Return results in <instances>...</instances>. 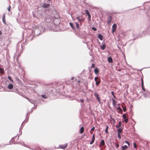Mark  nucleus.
<instances>
[{
	"label": "nucleus",
	"mask_w": 150,
	"mask_h": 150,
	"mask_svg": "<svg viewBox=\"0 0 150 150\" xmlns=\"http://www.w3.org/2000/svg\"><path fill=\"white\" fill-rule=\"evenodd\" d=\"M98 79V77H96L94 78V80L96 82L97 81V79Z\"/></svg>",
	"instance_id": "nucleus-36"
},
{
	"label": "nucleus",
	"mask_w": 150,
	"mask_h": 150,
	"mask_svg": "<svg viewBox=\"0 0 150 150\" xmlns=\"http://www.w3.org/2000/svg\"><path fill=\"white\" fill-rule=\"evenodd\" d=\"M2 21L5 24L6 23L5 22V15L4 14L2 16Z\"/></svg>",
	"instance_id": "nucleus-13"
},
{
	"label": "nucleus",
	"mask_w": 150,
	"mask_h": 150,
	"mask_svg": "<svg viewBox=\"0 0 150 150\" xmlns=\"http://www.w3.org/2000/svg\"><path fill=\"white\" fill-rule=\"evenodd\" d=\"M116 146L117 147H118L119 146V144L118 143H116Z\"/></svg>",
	"instance_id": "nucleus-47"
},
{
	"label": "nucleus",
	"mask_w": 150,
	"mask_h": 150,
	"mask_svg": "<svg viewBox=\"0 0 150 150\" xmlns=\"http://www.w3.org/2000/svg\"><path fill=\"white\" fill-rule=\"evenodd\" d=\"M74 79V77H71V80H73V79Z\"/></svg>",
	"instance_id": "nucleus-52"
},
{
	"label": "nucleus",
	"mask_w": 150,
	"mask_h": 150,
	"mask_svg": "<svg viewBox=\"0 0 150 150\" xmlns=\"http://www.w3.org/2000/svg\"><path fill=\"white\" fill-rule=\"evenodd\" d=\"M125 142L129 146L130 145V143L127 140L125 141Z\"/></svg>",
	"instance_id": "nucleus-30"
},
{
	"label": "nucleus",
	"mask_w": 150,
	"mask_h": 150,
	"mask_svg": "<svg viewBox=\"0 0 150 150\" xmlns=\"http://www.w3.org/2000/svg\"><path fill=\"white\" fill-rule=\"evenodd\" d=\"M84 128L83 127H81L80 128V134H82L84 132Z\"/></svg>",
	"instance_id": "nucleus-18"
},
{
	"label": "nucleus",
	"mask_w": 150,
	"mask_h": 150,
	"mask_svg": "<svg viewBox=\"0 0 150 150\" xmlns=\"http://www.w3.org/2000/svg\"><path fill=\"white\" fill-rule=\"evenodd\" d=\"M125 120V121L126 123H127L128 121V118H126L124 119Z\"/></svg>",
	"instance_id": "nucleus-26"
},
{
	"label": "nucleus",
	"mask_w": 150,
	"mask_h": 150,
	"mask_svg": "<svg viewBox=\"0 0 150 150\" xmlns=\"http://www.w3.org/2000/svg\"><path fill=\"white\" fill-rule=\"evenodd\" d=\"M106 129H108V128H109L108 126L107 125H106Z\"/></svg>",
	"instance_id": "nucleus-49"
},
{
	"label": "nucleus",
	"mask_w": 150,
	"mask_h": 150,
	"mask_svg": "<svg viewBox=\"0 0 150 150\" xmlns=\"http://www.w3.org/2000/svg\"><path fill=\"white\" fill-rule=\"evenodd\" d=\"M83 99H80L79 101V102H81V103H83Z\"/></svg>",
	"instance_id": "nucleus-38"
},
{
	"label": "nucleus",
	"mask_w": 150,
	"mask_h": 150,
	"mask_svg": "<svg viewBox=\"0 0 150 150\" xmlns=\"http://www.w3.org/2000/svg\"><path fill=\"white\" fill-rule=\"evenodd\" d=\"M67 146H68V144L66 143L64 145H62V144L59 145V148H60V149H64L66 148Z\"/></svg>",
	"instance_id": "nucleus-2"
},
{
	"label": "nucleus",
	"mask_w": 150,
	"mask_h": 150,
	"mask_svg": "<svg viewBox=\"0 0 150 150\" xmlns=\"http://www.w3.org/2000/svg\"><path fill=\"white\" fill-rule=\"evenodd\" d=\"M94 141L93 140H92L91 142L90 143V144L91 145L92 144L94 143Z\"/></svg>",
	"instance_id": "nucleus-39"
},
{
	"label": "nucleus",
	"mask_w": 150,
	"mask_h": 150,
	"mask_svg": "<svg viewBox=\"0 0 150 150\" xmlns=\"http://www.w3.org/2000/svg\"><path fill=\"white\" fill-rule=\"evenodd\" d=\"M76 18L78 20L79 22L81 23V21H83V19L82 16H79L76 17Z\"/></svg>",
	"instance_id": "nucleus-5"
},
{
	"label": "nucleus",
	"mask_w": 150,
	"mask_h": 150,
	"mask_svg": "<svg viewBox=\"0 0 150 150\" xmlns=\"http://www.w3.org/2000/svg\"><path fill=\"white\" fill-rule=\"evenodd\" d=\"M98 38L100 40H103V36L100 34L98 35Z\"/></svg>",
	"instance_id": "nucleus-19"
},
{
	"label": "nucleus",
	"mask_w": 150,
	"mask_h": 150,
	"mask_svg": "<svg viewBox=\"0 0 150 150\" xmlns=\"http://www.w3.org/2000/svg\"><path fill=\"white\" fill-rule=\"evenodd\" d=\"M96 85L97 86H98V85L100 83V81H96Z\"/></svg>",
	"instance_id": "nucleus-27"
},
{
	"label": "nucleus",
	"mask_w": 150,
	"mask_h": 150,
	"mask_svg": "<svg viewBox=\"0 0 150 150\" xmlns=\"http://www.w3.org/2000/svg\"><path fill=\"white\" fill-rule=\"evenodd\" d=\"M75 24L76 25V27L78 29H79V24L77 22H76L75 23Z\"/></svg>",
	"instance_id": "nucleus-23"
},
{
	"label": "nucleus",
	"mask_w": 150,
	"mask_h": 150,
	"mask_svg": "<svg viewBox=\"0 0 150 150\" xmlns=\"http://www.w3.org/2000/svg\"><path fill=\"white\" fill-rule=\"evenodd\" d=\"M117 134H118V137L119 139H120L121 138V135H120V133H117Z\"/></svg>",
	"instance_id": "nucleus-33"
},
{
	"label": "nucleus",
	"mask_w": 150,
	"mask_h": 150,
	"mask_svg": "<svg viewBox=\"0 0 150 150\" xmlns=\"http://www.w3.org/2000/svg\"><path fill=\"white\" fill-rule=\"evenodd\" d=\"M105 132L108 133V129H105Z\"/></svg>",
	"instance_id": "nucleus-50"
},
{
	"label": "nucleus",
	"mask_w": 150,
	"mask_h": 150,
	"mask_svg": "<svg viewBox=\"0 0 150 150\" xmlns=\"http://www.w3.org/2000/svg\"><path fill=\"white\" fill-rule=\"evenodd\" d=\"M105 144L104 141L103 140H102L100 142V146H103Z\"/></svg>",
	"instance_id": "nucleus-12"
},
{
	"label": "nucleus",
	"mask_w": 150,
	"mask_h": 150,
	"mask_svg": "<svg viewBox=\"0 0 150 150\" xmlns=\"http://www.w3.org/2000/svg\"><path fill=\"white\" fill-rule=\"evenodd\" d=\"M10 8H11V6L10 5L9 6V7L8 9V11H10Z\"/></svg>",
	"instance_id": "nucleus-43"
},
{
	"label": "nucleus",
	"mask_w": 150,
	"mask_h": 150,
	"mask_svg": "<svg viewBox=\"0 0 150 150\" xmlns=\"http://www.w3.org/2000/svg\"><path fill=\"white\" fill-rule=\"evenodd\" d=\"M112 104L113 106H115L116 104V103L115 100L113 99H112Z\"/></svg>",
	"instance_id": "nucleus-17"
},
{
	"label": "nucleus",
	"mask_w": 150,
	"mask_h": 150,
	"mask_svg": "<svg viewBox=\"0 0 150 150\" xmlns=\"http://www.w3.org/2000/svg\"><path fill=\"white\" fill-rule=\"evenodd\" d=\"M113 96V97L114 98H115V95Z\"/></svg>",
	"instance_id": "nucleus-54"
},
{
	"label": "nucleus",
	"mask_w": 150,
	"mask_h": 150,
	"mask_svg": "<svg viewBox=\"0 0 150 150\" xmlns=\"http://www.w3.org/2000/svg\"><path fill=\"white\" fill-rule=\"evenodd\" d=\"M88 18L89 20H90L91 18V16L90 15H88Z\"/></svg>",
	"instance_id": "nucleus-40"
},
{
	"label": "nucleus",
	"mask_w": 150,
	"mask_h": 150,
	"mask_svg": "<svg viewBox=\"0 0 150 150\" xmlns=\"http://www.w3.org/2000/svg\"><path fill=\"white\" fill-rule=\"evenodd\" d=\"M119 125L120 126L122 125V123L121 121H119L118 122Z\"/></svg>",
	"instance_id": "nucleus-41"
},
{
	"label": "nucleus",
	"mask_w": 150,
	"mask_h": 150,
	"mask_svg": "<svg viewBox=\"0 0 150 150\" xmlns=\"http://www.w3.org/2000/svg\"><path fill=\"white\" fill-rule=\"evenodd\" d=\"M8 88L9 89H11L13 88V86L11 84H9L8 86Z\"/></svg>",
	"instance_id": "nucleus-10"
},
{
	"label": "nucleus",
	"mask_w": 150,
	"mask_h": 150,
	"mask_svg": "<svg viewBox=\"0 0 150 150\" xmlns=\"http://www.w3.org/2000/svg\"><path fill=\"white\" fill-rule=\"evenodd\" d=\"M105 48V45L102 43V45L100 46V48L102 50H104Z\"/></svg>",
	"instance_id": "nucleus-9"
},
{
	"label": "nucleus",
	"mask_w": 150,
	"mask_h": 150,
	"mask_svg": "<svg viewBox=\"0 0 150 150\" xmlns=\"http://www.w3.org/2000/svg\"><path fill=\"white\" fill-rule=\"evenodd\" d=\"M94 129H95V127H93L91 129V131H93V130H94Z\"/></svg>",
	"instance_id": "nucleus-44"
},
{
	"label": "nucleus",
	"mask_w": 150,
	"mask_h": 150,
	"mask_svg": "<svg viewBox=\"0 0 150 150\" xmlns=\"http://www.w3.org/2000/svg\"><path fill=\"white\" fill-rule=\"evenodd\" d=\"M41 96L42 98H44L46 99L47 98V96L45 95H42Z\"/></svg>",
	"instance_id": "nucleus-25"
},
{
	"label": "nucleus",
	"mask_w": 150,
	"mask_h": 150,
	"mask_svg": "<svg viewBox=\"0 0 150 150\" xmlns=\"http://www.w3.org/2000/svg\"><path fill=\"white\" fill-rule=\"evenodd\" d=\"M92 29L94 31H96L97 30V29L94 27H93L92 28Z\"/></svg>",
	"instance_id": "nucleus-34"
},
{
	"label": "nucleus",
	"mask_w": 150,
	"mask_h": 150,
	"mask_svg": "<svg viewBox=\"0 0 150 150\" xmlns=\"http://www.w3.org/2000/svg\"><path fill=\"white\" fill-rule=\"evenodd\" d=\"M127 148L128 147L126 145H125L122 147V150H125V149Z\"/></svg>",
	"instance_id": "nucleus-14"
},
{
	"label": "nucleus",
	"mask_w": 150,
	"mask_h": 150,
	"mask_svg": "<svg viewBox=\"0 0 150 150\" xmlns=\"http://www.w3.org/2000/svg\"><path fill=\"white\" fill-rule=\"evenodd\" d=\"M118 105H119V106H120V104H118Z\"/></svg>",
	"instance_id": "nucleus-55"
},
{
	"label": "nucleus",
	"mask_w": 150,
	"mask_h": 150,
	"mask_svg": "<svg viewBox=\"0 0 150 150\" xmlns=\"http://www.w3.org/2000/svg\"><path fill=\"white\" fill-rule=\"evenodd\" d=\"M8 78L11 81H12V82H13V81L12 80V79H11V78L10 76H8Z\"/></svg>",
	"instance_id": "nucleus-28"
},
{
	"label": "nucleus",
	"mask_w": 150,
	"mask_h": 150,
	"mask_svg": "<svg viewBox=\"0 0 150 150\" xmlns=\"http://www.w3.org/2000/svg\"><path fill=\"white\" fill-rule=\"evenodd\" d=\"M122 108H123V111L124 112H125L126 110V108L125 107H124L122 106Z\"/></svg>",
	"instance_id": "nucleus-32"
},
{
	"label": "nucleus",
	"mask_w": 150,
	"mask_h": 150,
	"mask_svg": "<svg viewBox=\"0 0 150 150\" xmlns=\"http://www.w3.org/2000/svg\"><path fill=\"white\" fill-rule=\"evenodd\" d=\"M141 81H142V88L143 90L144 91H145V90L144 89V86H143V79L142 78H141Z\"/></svg>",
	"instance_id": "nucleus-16"
},
{
	"label": "nucleus",
	"mask_w": 150,
	"mask_h": 150,
	"mask_svg": "<svg viewBox=\"0 0 150 150\" xmlns=\"http://www.w3.org/2000/svg\"><path fill=\"white\" fill-rule=\"evenodd\" d=\"M95 96L97 98V100H98L99 102L100 101V98L99 97L98 94L97 93H95L94 94Z\"/></svg>",
	"instance_id": "nucleus-6"
},
{
	"label": "nucleus",
	"mask_w": 150,
	"mask_h": 150,
	"mask_svg": "<svg viewBox=\"0 0 150 150\" xmlns=\"http://www.w3.org/2000/svg\"><path fill=\"white\" fill-rule=\"evenodd\" d=\"M85 13H86V14L88 15H88H90V13H89V11H88V10H86L85 11Z\"/></svg>",
	"instance_id": "nucleus-24"
},
{
	"label": "nucleus",
	"mask_w": 150,
	"mask_h": 150,
	"mask_svg": "<svg viewBox=\"0 0 150 150\" xmlns=\"http://www.w3.org/2000/svg\"><path fill=\"white\" fill-rule=\"evenodd\" d=\"M133 144L134 147V148H136V146L135 143H134Z\"/></svg>",
	"instance_id": "nucleus-48"
},
{
	"label": "nucleus",
	"mask_w": 150,
	"mask_h": 150,
	"mask_svg": "<svg viewBox=\"0 0 150 150\" xmlns=\"http://www.w3.org/2000/svg\"><path fill=\"white\" fill-rule=\"evenodd\" d=\"M30 101V102L31 103H32V102L31 101Z\"/></svg>",
	"instance_id": "nucleus-56"
},
{
	"label": "nucleus",
	"mask_w": 150,
	"mask_h": 150,
	"mask_svg": "<svg viewBox=\"0 0 150 150\" xmlns=\"http://www.w3.org/2000/svg\"><path fill=\"white\" fill-rule=\"evenodd\" d=\"M30 149H32V150H37V149L36 148H29Z\"/></svg>",
	"instance_id": "nucleus-35"
},
{
	"label": "nucleus",
	"mask_w": 150,
	"mask_h": 150,
	"mask_svg": "<svg viewBox=\"0 0 150 150\" xmlns=\"http://www.w3.org/2000/svg\"><path fill=\"white\" fill-rule=\"evenodd\" d=\"M33 29H35L36 30H34V33L35 34H36V35H38V34H35V32H36L39 30H40V31L41 32H43L45 30V28L44 27H42V26H39V27H37V26L36 25H34L33 27Z\"/></svg>",
	"instance_id": "nucleus-1"
},
{
	"label": "nucleus",
	"mask_w": 150,
	"mask_h": 150,
	"mask_svg": "<svg viewBox=\"0 0 150 150\" xmlns=\"http://www.w3.org/2000/svg\"><path fill=\"white\" fill-rule=\"evenodd\" d=\"M0 72L1 74H3L4 72V69L3 68H0Z\"/></svg>",
	"instance_id": "nucleus-21"
},
{
	"label": "nucleus",
	"mask_w": 150,
	"mask_h": 150,
	"mask_svg": "<svg viewBox=\"0 0 150 150\" xmlns=\"http://www.w3.org/2000/svg\"><path fill=\"white\" fill-rule=\"evenodd\" d=\"M50 6V5L48 4H43V7L45 8H47Z\"/></svg>",
	"instance_id": "nucleus-8"
},
{
	"label": "nucleus",
	"mask_w": 150,
	"mask_h": 150,
	"mask_svg": "<svg viewBox=\"0 0 150 150\" xmlns=\"http://www.w3.org/2000/svg\"><path fill=\"white\" fill-rule=\"evenodd\" d=\"M122 128H119L117 129L118 133H121L122 132Z\"/></svg>",
	"instance_id": "nucleus-22"
},
{
	"label": "nucleus",
	"mask_w": 150,
	"mask_h": 150,
	"mask_svg": "<svg viewBox=\"0 0 150 150\" xmlns=\"http://www.w3.org/2000/svg\"><path fill=\"white\" fill-rule=\"evenodd\" d=\"M144 96L146 98H150V93L148 91H146V93L144 94Z\"/></svg>",
	"instance_id": "nucleus-4"
},
{
	"label": "nucleus",
	"mask_w": 150,
	"mask_h": 150,
	"mask_svg": "<svg viewBox=\"0 0 150 150\" xmlns=\"http://www.w3.org/2000/svg\"><path fill=\"white\" fill-rule=\"evenodd\" d=\"M2 34V32H1V31H0V35L1 34Z\"/></svg>",
	"instance_id": "nucleus-53"
},
{
	"label": "nucleus",
	"mask_w": 150,
	"mask_h": 150,
	"mask_svg": "<svg viewBox=\"0 0 150 150\" xmlns=\"http://www.w3.org/2000/svg\"><path fill=\"white\" fill-rule=\"evenodd\" d=\"M94 71L95 73L96 74H97L98 73V71H99V70L98 69L96 68L94 70Z\"/></svg>",
	"instance_id": "nucleus-20"
},
{
	"label": "nucleus",
	"mask_w": 150,
	"mask_h": 150,
	"mask_svg": "<svg viewBox=\"0 0 150 150\" xmlns=\"http://www.w3.org/2000/svg\"><path fill=\"white\" fill-rule=\"evenodd\" d=\"M69 25L72 29H75L73 23L70 22L69 23Z\"/></svg>",
	"instance_id": "nucleus-11"
},
{
	"label": "nucleus",
	"mask_w": 150,
	"mask_h": 150,
	"mask_svg": "<svg viewBox=\"0 0 150 150\" xmlns=\"http://www.w3.org/2000/svg\"><path fill=\"white\" fill-rule=\"evenodd\" d=\"M117 25L116 24L114 23L112 26V33H114L116 29Z\"/></svg>",
	"instance_id": "nucleus-3"
},
{
	"label": "nucleus",
	"mask_w": 150,
	"mask_h": 150,
	"mask_svg": "<svg viewBox=\"0 0 150 150\" xmlns=\"http://www.w3.org/2000/svg\"><path fill=\"white\" fill-rule=\"evenodd\" d=\"M112 21V18L111 16H110L109 18L108 19L107 21V23L109 25L110 24Z\"/></svg>",
	"instance_id": "nucleus-7"
},
{
	"label": "nucleus",
	"mask_w": 150,
	"mask_h": 150,
	"mask_svg": "<svg viewBox=\"0 0 150 150\" xmlns=\"http://www.w3.org/2000/svg\"><path fill=\"white\" fill-rule=\"evenodd\" d=\"M122 117H123V119H126V116L124 114H123L122 115Z\"/></svg>",
	"instance_id": "nucleus-31"
},
{
	"label": "nucleus",
	"mask_w": 150,
	"mask_h": 150,
	"mask_svg": "<svg viewBox=\"0 0 150 150\" xmlns=\"http://www.w3.org/2000/svg\"><path fill=\"white\" fill-rule=\"evenodd\" d=\"M91 67L94 68L95 67V64H92L91 65Z\"/></svg>",
	"instance_id": "nucleus-37"
},
{
	"label": "nucleus",
	"mask_w": 150,
	"mask_h": 150,
	"mask_svg": "<svg viewBox=\"0 0 150 150\" xmlns=\"http://www.w3.org/2000/svg\"><path fill=\"white\" fill-rule=\"evenodd\" d=\"M80 81H78V82H80Z\"/></svg>",
	"instance_id": "nucleus-57"
},
{
	"label": "nucleus",
	"mask_w": 150,
	"mask_h": 150,
	"mask_svg": "<svg viewBox=\"0 0 150 150\" xmlns=\"http://www.w3.org/2000/svg\"><path fill=\"white\" fill-rule=\"evenodd\" d=\"M23 122L22 123L21 125V127L20 129L19 132H20V130H21L22 129V125L23 124Z\"/></svg>",
	"instance_id": "nucleus-45"
},
{
	"label": "nucleus",
	"mask_w": 150,
	"mask_h": 150,
	"mask_svg": "<svg viewBox=\"0 0 150 150\" xmlns=\"http://www.w3.org/2000/svg\"><path fill=\"white\" fill-rule=\"evenodd\" d=\"M117 109L118 110H120V106H118L117 107Z\"/></svg>",
	"instance_id": "nucleus-46"
},
{
	"label": "nucleus",
	"mask_w": 150,
	"mask_h": 150,
	"mask_svg": "<svg viewBox=\"0 0 150 150\" xmlns=\"http://www.w3.org/2000/svg\"><path fill=\"white\" fill-rule=\"evenodd\" d=\"M120 126H119V125H117L116 126V127L117 128H119V127H120Z\"/></svg>",
	"instance_id": "nucleus-51"
},
{
	"label": "nucleus",
	"mask_w": 150,
	"mask_h": 150,
	"mask_svg": "<svg viewBox=\"0 0 150 150\" xmlns=\"http://www.w3.org/2000/svg\"><path fill=\"white\" fill-rule=\"evenodd\" d=\"M28 1V0H27Z\"/></svg>",
	"instance_id": "nucleus-58"
},
{
	"label": "nucleus",
	"mask_w": 150,
	"mask_h": 150,
	"mask_svg": "<svg viewBox=\"0 0 150 150\" xmlns=\"http://www.w3.org/2000/svg\"><path fill=\"white\" fill-rule=\"evenodd\" d=\"M108 60L110 63L112 62L113 61L112 58L110 57H109L108 58Z\"/></svg>",
	"instance_id": "nucleus-15"
},
{
	"label": "nucleus",
	"mask_w": 150,
	"mask_h": 150,
	"mask_svg": "<svg viewBox=\"0 0 150 150\" xmlns=\"http://www.w3.org/2000/svg\"><path fill=\"white\" fill-rule=\"evenodd\" d=\"M95 136L94 134H93L92 136V140H93V141H95Z\"/></svg>",
	"instance_id": "nucleus-29"
},
{
	"label": "nucleus",
	"mask_w": 150,
	"mask_h": 150,
	"mask_svg": "<svg viewBox=\"0 0 150 150\" xmlns=\"http://www.w3.org/2000/svg\"><path fill=\"white\" fill-rule=\"evenodd\" d=\"M111 94L112 96L114 95V92L113 91H112L111 92Z\"/></svg>",
	"instance_id": "nucleus-42"
}]
</instances>
